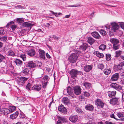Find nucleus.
Wrapping results in <instances>:
<instances>
[{
    "label": "nucleus",
    "mask_w": 124,
    "mask_h": 124,
    "mask_svg": "<svg viewBox=\"0 0 124 124\" xmlns=\"http://www.w3.org/2000/svg\"><path fill=\"white\" fill-rule=\"evenodd\" d=\"M110 86L112 87L122 93V99L123 101H124V91H123L122 89V87L116 83H112L111 84Z\"/></svg>",
    "instance_id": "f257e3e1"
},
{
    "label": "nucleus",
    "mask_w": 124,
    "mask_h": 124,
    "mask_svg": "<svg viewBox=\"0 0 124 124\" xmlns=\"http://www.w3.org/2000/svg\"><path fill=\"white\" fill-rule=\"evenodd\" d=\"M82 72L81 71H78L77 70L75 69H72L70 72V74L71 77L73 79L76 78L78 74H81Z\"/></svg>",
    "instance_id": "f03ea898"
},
{
    "label": "nucleus",
    "mask_w": 124,
    "mask_h": 124,
    "mask_svg": "<svg viewBox=\"0 0 124 124\" xmlns=\"http://www.w3.org/2000/svg\"><path fill=\"white\" fill-rule=\"evenodd\" d=\"M29 78H25L24 77H21L19 78L16 80L17 83L19 85H22L24 84Z\"/></svg>",
    "instance_id": "7ed1b4c3"
},
{
    "label": "nucleus",
    "mask_w": 124,
    "mask_h": 124,
    "mask_svg": "<svg viewBox=\"0 0 124 124\" xmlns=\"http://www.w3.org/2000/svg\"><path fill=\"white\" fill-rule=\"evenodd\" d=\"M78 58V56L76 54L73 53L69 56L68 60L71 63H74L76 62Z\"/></svg>",
    "instance_id": "20e7f679"
},
{
    "label": "nucleus",
    "mask_w": 124,
    "mask_h": 124,
    "mask_svg": "<svg viewBox=\"0 0 124 124\" xmlns=\"http://www.w3.org/2000/svg\"><path fill=\"white\" fill-rule=\"evenodd\" d=\"M67 122V119L64 117L59 116L58 117V120L57 121L58 124H63Z\"/></svg>",
    "instance_id": "39448f33"
},
{
    "label": "nucleus",
    "mask_w": 124,
    "mask_h": 124,
    "mask_svg": "<svg viewBox=\"0 0 124 124\" xmlns=\"http://www.w3.org/2000/svg\"><path fill=\"white\" fill-rule=\"evenodd\" d=\"M10 113V111L8 109L6 108H1L0 109V114L7 115Z\"/></svg>",
    "instance_id": "423d86ee"
},
{
    "label": "nucleus",
    "mask_w": 124,
    "mask_h": 124,
    "mask_svg": "<svg viewBox=\"0 0 124 124\" xmlns=\"http://www.w3.org/2000/svg\"><path fill=\"white\" fill-rule=\"evenodd\" d=\"M95 104L99 107L103 108L104 105V103L101 100L97 99L95 101Z\"/></svg>",
    "instance_id": "0eeeda50"
},
{
    "label": "nucleus",
    "mask_w": 124,
    "mask_h": 124,
    "mask_svg": "<svg viewBox=\"0 0 124 124\" xmlns=\"http://www.w3.org/2000/svg\"><path fill=\"white\" fill-rule=\"evenodd\" d=\"M58 109L63 114H66L67 113V111L66 108L62 105H61L59 106Z\"/></svg>",
    "instance_id": "6e6552de"
},
{
    "label": "nucleus",
    "mask_w": 124,
    "mask_h": 124,
    "mask_svg": "<svg viewBox=\"0 0 124 124\" xmlns=\"http://www.w3.org/2000/svg\"><path fill=\"white\" fill-rule=\"evenodd\" d=\"M119 98L117 97L112 98L110 99L109 103L112 105L117 104L118 102Z\"/></svg>",
    "instance_id": "1a4fd4ad"
},
{
    "label": "nucleus",
    "mask_w": 124,
    "mask_h": 124,
    "mask_svg": "<svg viewBox=\"0 0 124 124\" xmlns=\"http://www.w3.org/2000/svg\"><path fill=\"white\" fill-rule=\"evenodd\" d=\"M73 91L75 94L78 95L81 93V90L80 87L79 86H76L74 88Z\"/></svg>",
    "instance_id": "9d476101"
},
{
    "label": "nucleus",
    "mask_w": 124,
    "mask_h": 124,
    "mask_svg": "<svg viewBox=\"0 0 124 124\" xmlns=\"http://www.w3.org/2000/svg\"><path fill=\"white\" fill-rule=\"evenodd\" d=\"M119 77V74L116 73L112 75L110 80L111 81H117Z\"/></svg>",
    "instance_id": "9b49d317"
},
{
    "label": "nucleus",
    "mask_w": 124,
    "mask_h": 124,
    "mask_svg": "<svg viewBox=\"0 0 124 124\" xmlns=\"http://www.w3.org/2000/svg\"><path fill=\"white\" fill-rule=\"evenodd\" d=\"M112 26L111 28L112 31L114 32L116 31V30L119 28V25L116 23L113 22L111 23Z\"/></svg>",
    "instance_id": "f8f14e48"
},
{
    "label": "nucleus",
    "mask_w": 124,
    "mask_h": 124,
    "mask_svg": "<svg viewBox=\"0 0 124 124\" xmlns=\"http://www.w3.org/2000/svg\"><path fill=\"white\" fill-rule=\"evenodd\" d=\"M78 117L77 115L71 116L69 117V120L73 123H74L77 121Z\"/></svg>",
    "instance_id": "ddd939ff"
},
{
    "label": "nucleus",
    "mask_w": 124,
    "mask_h": 124,
    "mask_svg": "<svg viewBox=\"0 0 124 124\" xmlns=\"http://www.w3.org/2000/svg\"><path fill=\"white\" fill-rule=\"evenodd\" d=\"M39 57L42 59L45 60L46 59L45 57V51L41 49H39Z\"/></svg>",
    "instance_id": "4468645a"
},
{
    "label": "nucleus",
    "mask_w": 124,
    "mask_h": 124,
    "mask_svg": "<svg viewBox=\"0 0 124 124\" xmlns=\"http://www.w3.org/2000/svg\"><path fill=\"white\" fill-rule=\"evenodd\" d=\"M67 92L68 94L70 95L71 97L74 98L75 96L73 95V89H72L70 86H69L67 89Z\"/></svg>",
    "instance_id": "2eb2a0df"
},
{
    "label": "nucleus",
    "mask_w": 124,
    "mask_h": 124,
    "mask_svg": "<svg viewBox=\"0 0 124 124\" xmlns=\"http://www.w3.org/2000/svg\"><path fill=\"white\" fill-rule=\"evenodd\" d=\"M117 115L120 119H118V120L124 121V113L123 112H118Z\"/></svg>",
    "instance_id": "dca6fc26"
},
{
    "label": "nucleus",
    "mask_w": 124,
    "mask_h": 124,
    "mask_svg": "<svg viewBox=\"0 0 124 124\" xmlns=\"http://www.w3.org/2000/svg\"><path fill=\"white\" fill-rule=\"evenodd\" d=\"M41 85H35L32 87V90H35L39 91L41 89Z\"/></svg>",
    "instance_id": "f3484780"
},
{
    "label": "nucleus",
    "mask_w": 124,
    "mask_h": 124,
    "mask_svg": "<svg viewBox=\"0 0 124 124\" xmlns=\"http://www.w3.org/2000/svg\"><path fill=\"white\" fill-rule=\"evenodd\" d=\"M33 24L28 22H25L23 23L22 25L30 29L31 27L33 26Z\"/></svg>",
    "instance_id": "a211bd4d"
},
{
    "label": "nucleus",
    "mask_w": 124,
    "mask_h": 124,
    "mask_svg": "<svg viewBox=\"0 0 124 124\" xmlns=\"http://www.w3.org/2000/svg\"><path fill=\"white\" fill-rule=\"evenodd\" d=\"M35 53V51L33 49H31L27 52V54L32 57L34 56Z\"/></svg>",
    "instance_id": "6ab92c4d"
},
{
    "label": "nucleus",
    "mask_w": 124,
    "mask_h": 124,
    "mask_svg": "<svg viewBox=\"0 0 124 124\" xmlns=\"http://www.w3.org/2000/svg\"><path fill=\"white\" fill-rule=\"evenodd\" d=\"M27 65L28 67L31 68H35L36 67V64L32 61L28 62Z\"/></svg>",
    "instance_id": "aec40b11"
},
{
    "label": "nucleus",
    "mask_w": 124,
    "mask_h": 124,
    "mask_svg": "<svg viewBox=\"0 0 124 124\" xmlns=\"http://www.w3.org/2000/svg\"><path fill=\"white\" fill-rule=\"evenodd\" d=\"M91 34L95 38L97 39H99L101 37L98 33L96 31H94L91 33Z\"/></svg>",
    "instance_id": "412c9836"
},
{
    "label": "nucleus",
    "mask_w": 124,
    "mask_h": 124,
    "mask_svg": "<svg viewBox=\"0 0 124 124\" xmlns=\"http://www.w3.org/2000/svg\"><path fill=\"white\" fill-rule=\"evenodd\" d=\"M88 44L87 43H84L80 47V49L83 51H85L88 46Z\"/></svg>",
    "instance_id": "4be33fe9"
},
{
    "label": "nucleus",
    "mask_w": 124,
    "mask_h": 124,
    "mask_svg": "<svg viewBox=\"0 0 124 124\" xmlns=\"http://www.w3.org/2000/svg\"><path fill=\"white\" fill-rule=\"evenodd\" d=\"M110 41L113 44V45L118 44L119 42V40L116 39H110Z\"/></svg>",
    "instance_id": "5701e85b"
},
{
    "label": "nucleus",
    "mask_w": 124,
    "mask_h": 124,
    "mask_svg": "<svg viewBox=\"0 0 124 124\" xmlns=\"http://www.w3.org/2000/svg\"><path fill=\"white\" fill-rule=\"evenodd\" d=\"M93 67L91 65H87L85 66L84 68V70L86 72H89L92 69Z\"/></svg>",
    "instance_id": "b1692460"
},
{
    "label": "nucleus",
    "mask_w": 124,
    "mask_h": 124,
    "mask_svg": "<svg viewBox=\"0 0 124 124\" xmlns=\"http://www.w3.org/2000/svg\"><path fill=\"white\" fill-rule=\"evenodd\" d=\"M86 109L90 111H92L94 109L93 106L91 104H88L85 107Z\"/></svg>",
    "instance_id": "393cba45"
},
{
    "label": "nucleus",
    "mask_w": 124,
    "mask_h": 124,
    "mask_svg": "<svg viewBox=\"0 0 124 124\" xmlns=\"http://www.w3.org/2000/svg\"><path fill=\"white\" fill-rule=\"evenodd\" d=\"M108 96L109 97H112L113 96H115L116 93V92L115 91H108Z\"/></svg>",
    "instance_id": "a878e982"
},
{
    "label": "nucleus",
    "mask_w": 124,
    "mask_h": 124,
    "mask_svg": "<svg viewBox=\"0 0 124 124\" xmlns=\"http://www.w3.org/2000/svg\"><path fill=\"white\" fill-rule=\"evenodd\" d=\"M14 62L17 66H20L22 65V61L19 59H16L15 60Z\"/></svg>",
    "instance_id": "bb28decb"
},
{
    "label": "nucleus",
    "mask_w": 124,
    "mask_h": 124,
    "mask_svg": "<svg viewBox=\"0 0 124 124\" xmlns=\"http://www.w3.org/2000/svg\"><path fill=\"white\" fill-rule=\"evenodd\" d=\"M87 41L91 45H92L95 42V40L92 38L88 37Z\"/></svg>",
    "instance_id": "cd10ccee"
},
{
    "label": "nucleus",
    "mask_w": 124,
    "mask_h": 124,
    "mask_svg": "<svg viewBox=\"0 0 124 124\" xmlns=\"http://www.w3.org/2000/svg\"><path fill=\"white\" fill-rule=\"evenodd\" d=\"M18 112L17 111H16L14 113L10 115V118L13 119L16 118L18 116Z\"/></svg>",
    "instance_id": "c85d7f7f"
},
{
    "label": "nucleus",
    "mask_w": 124,
    "mask_h": 124,
    "mask_svg": "<svg viewBox=\"0 0 124 124\" xmlns=\"http://www.w3.org/2000/svg\"><path fill=\"white\" fill-rule=\"evenodd\" d=\"M29 69L27 68H24L23 69L22 72L24 74V76H28L29 74Z\"/></svg>",
    "instance_id": "c756f323"
},
{
    "label": "nucleus",
    "mask_w": 124,
    "mask_h": 124,
    "mask_svg": "<svg viewBox=\"0 0 124 124\" xmlns=\"http://www.w3.org/2000/svg\"><path fill=\"white\" fill-rule=\"evenodd\" d=\"M63 102L64 104L68 105L69 103V101L67 98H64L62 99Z\"/></svg>",
    "instance_id": "7c9ffc66"
},
{
    "label": "nucleus",
    "mask_w": 124,
    "mask_h": 124,
    "mask_svg": "<svg viewBox=\"0 0 124 124\" xmlns=\"http://www.w3.org/2000/svg\"><path fill=\"white\" fill-rule=\"evenodd\" d=\"M82 84L87 89H89L91 87V84L87 82L83 83Z\"/></svg>",
    "instance_id": "2f4dec72"
},
{
    "label": "nucleus",
    "mask_w": 124,
    "mask_h": 124,
    "mask_svg": "<svg viewBox=\"0 0 124 124\" xmlns=\"http://www.w3.org/2000/svg\"><path fill=\"white\" fill-rule=\"evenodd\" d=\"M103 72L105 74L108 75L111 72V70L109 68L105 69L103 70Z\"/></svg>",
    "instance_id": "473e14b6"
},
{
    "label": "nucleus",
    "mask_w": 124,
    "mask_h": 124,
    "mask_svg": "<svg viewBox=\"0 0 124 124\" xmlns=\"http://www.w3.org/2000/svg\"><path fill=\"white\" fill-rule=\"evenodd\" d=\"M8 54L9 56H13L15 55V52L11 50H10L8 51Z\"/></svg>",
    "instance_id": "72a5a7b5"
},
{
    "label": "nucleus",
    "mask_w": 124,
    "mask_h": 124,
    "mask_svg": "<svg viewBox=\"0 0 124 124\" xmlns=\"http://www.w3.org/2000/svg\"><path fill=\"white\" fill-rule=\"evenodd\" d=\"M96 55L99 58H102L104 56L103 54L100 53L98 51L96 52Z\"/></svg>",
    "instance_id": "f704fd0d"
},
{
    "label": "nucleus",
    "mask_w": 124,
    "mask_h": 124,
    "mask_svg": "<svg viewBox=\"0 0 124 124\" xmlns=\"http://www.w3.org/2000/svg\"><path fill=\"white\" fill-rule=\"evenodd\" d=\"M16 108L15 106H10L8 109L10 111V113L12 112L15 110Z\"/></svg>",
    "instance_id": "c9c22d12"
},
{
    "label": "nucleus",
    "mask_w": 124,
    "mask_h": 124,
    "mask_svg": "<svg viewBox=\"0 0 124 124\" xmlns=\"http://www.w3.org/2000/svg\"><path fill=\"white\" fill-rule=\"evenodd\" d=\"M31 86V84L29 83L27 84L26 87V88L28 91H31V90H32Z\"/></svg>",
    "instance_id": "e433bc0d"
},
{
    "label": "nucleus",
    "mask_w": 124,
    "mask_h": 124,
    "mask_svg": "<svg viewBox=\"0 0 124 124\" xmlns=\"http://www.w3.org/2000/svg\"><path fill=\"white\" fill-rule=\"evenodd\" d=\"M50 12L52 13L56 17H58L59 16V15H62V13H55L53 11L50 10Z\"/></svg>",
    "instance_id": "4c0bfd02"
},
{
    "label": "nucleus",
    "mask_w": 124,
    "mask_h": 124,
    "mask_svg": "<svg viewBox=\"0 0 124 124\" xmlns=\"http://www.w3.org/2000/svg\"><path fill=\"white\" fill-rule=\"evenodd\" d=\"M120 45L119 43L113 45V48L114 49L116 50L119 48Z\"/></svg>",
    "instance_id": "58836bf2"
},
{
    "label": "nucleus",
    "mask_w": 124,
    "mask_h": 124,
    "mask_svg": "<svg viewBox=\"0 0 124 124\" xmlns=\"http://www.w3.org/2000/svg\"><path fill=\"white\" fill-rule=\"evenodd\" d=\"M7 36H2L0 38V39L2 41L6 42L7 40Z\"/></svg>",
    "instance_id": "ea45409f"
},
{
    "label": "nucleus",
    "mask_w": 124,
    "mask_h": 124,
    "mask_svg": "<svg viewBox=\"0 0 124 124\" xmlns=\"http://www.w3.org/2000/svg\"><path fill=\"white\" fill-rule=\"evenodd\" d=\"M100 32L101 34L102 35L105 36L107 34L106 31L102 29L100 30Z\"/></svg>",
    "instance_id": "a19ab883"
},
{
    "label": "nucleus",
    "mask_w": 124,
    "mask_h": 124,
    "mask_svg": "<svg viewBox=\"0 0 124 124\" xmlns=\"http://www.w3.org/2000/svg\"><path fill=\"white\" fill-rule=\"evenodd\" d=\"M42 65V64L41 62H38L37 64H36V67H37L38 68H41L40 67Z\"/></svg>",
    "instance_id": "79ce46f5"
},
{
    "label": "nucleus",
    "mask_w": 124,
    "mask_h": 124,
    "mask_svg": "<svg viewBox=\"0 0 124 124\" xmlns=\"http://www.w3.org/2000/svg\"><path fill=\"white\" fill-rule=\"evenodd\" d=\"M111 55L110 54H106V59L107 61H109L111 59Z\"/></svg>",
    "instance_id": "37998d69"
},
{
    "label": "nucleus",
    "mask_w": 124,
    "mask_h": 124,
    "mask_svg": "<svg viewBox=\"0 0 124 124\" xmlns=\"http://www.w3.org/2000/svg\"><path fill=\"white\" fill-rule=\"evenodd\" d=\"M98 68L102 70L104 68V65L102 63H100L98 64Z\"/></svg>",
    "instance_id": "c03bdc74"
},
{
    "label": "nucleus",
    "mask_w": 124,
    "mask_h": 124,
    "mask_svg": "<svg viewBox=\"0 0 124 124\" xmlns=\"http://www.w3.org/2000/svg\"><path fill=\"white\" fill-rule=\"evenodd\" d=\"M106 46L102 44L99 47V48L101 50H104L106 48Z\"/></svg>",
    "instance_id": "a18cd8bd"
},
{
    "label": "nucleus",
    "mask_w": 124,
    "mask_h": 124,
    "mask_svg": "<svg viewBox=\"0 0 124 124\" xmlns=\"http://www.w3.org/2000/svg\"><path fill=\"white\" fill-rule=\"evenodd\" d=\"M121 52V51H116L115 57H118L120 55Z\"/></svg>",
    "instance_id": "49530a36"
},
{
    "label": "nucleus",
    "mask_w": 124,
    "mask_h": 124,
    "mask_svg": "<svg viewBox=\"0 0 124 124\" xmlns=\"http://www.w3.org/2000/svg\"><path fill=\"white\" fill-rule=\"evenodd\" d=\"M17 20L18 22L20 23H23V18H17Z\"/></svg>",
    "instance_id": "de8ad7c7"
},
{
    "label": "nucleus",
    "mask_w": 124,
    "mask_h": 124,
    "mask_svg": "<svg viewBox=\"0 0 124 124\" xmlns=\"http://www.w3.org/2000/svg\"><path fill=\"white\" fill-rule=\"evenodd\" d=\"M15 8L16 9H24V7L21 5H18L15 6Z\"/></svg>",
    "instance_id": "09e8293b"
},
{
    "label": "nucleus",
    "mask_w": 124,
    "mask_h": 124,
    "mask_svg": "<svg viewBox=\"0 0 124 124\" xmlns=\"http://www.w3.org/2000/svg\"><path fill=\"white\" fill-rule=\"evenodd\" d=\"M48 83V82L47 81H44L43 82V87L44 88H46Z\"/></svg>",
    "instance_id": "8fccbe9b"
},
{
    "label": "nucleus",
    "mask_w": 124,
    "mask_h": 124,
    "mask_svg": "<svg viewBox=\"0 0 124 124\" xmlns=\"http://www.w3.org/2000/svg\"><path fill=\"white\" fill-rule=\"evenodd\" d=\"M84 94L85 96L87 97H88L90 95L89 93L86 91L84 92Z\"/></svg>",
    "instance_id": "3c124183"
},
{
    "label": "nucleus",
    "mask_w": 124,
    "mask_h": 124,
    "mask_svg": "<svg viewBox=\"0 0 124 124\" xmlns=\"http://www.w3.org/2000/svg\"><path fill=\"white\" fill-rule=\"evenodd\" d=\"M16 27V25H12L10 27V28L12 29V30H15Z\"/></svg>",
    "instance_id": "603ef678"
},
{
    "label": "nucleus",
    "mask_w": 124,
    "mask_h": 124,
    "mask_svg": "<svg viewBox=\"0 0 124 124\" xmlns=\"http://www.w3.org/2000/svg\"><path fill=\"white\" fill-rule=\"evenodd\" d=\"M43 79L46 81H48L49 79V77L47 75L45 76L43 78Z\"/></svg>",
    "instance_id": "864d4df0"
},
{
    "label": "nucleus",
    "mask_w": 124,
    "mask_h": 124,
    "mask_svg": "<svg viewBox=\"0 0 124 124\" xmlns=\"http://www.w3.org/2000/svg\"><path fill=\"white\" fill-rule=\"evenodd\" d=\"M20 57L21 58H22V59L24 61L26 60V57L25 56V55L22 54L21 55Z\"/></svg>",
    "instance_id": "5fc2aeb1"
},
{
    "label": "nucleus",
    "mask_w": 124,
    "mask_h": 124,
    "mask_svg": "<svg viewBox=\"0 0 124 124\" xmlns=\"http://www.w3.org/2000/svg\"><path fill=\"white\" fill-rule=\"evenodd\" d=\"M117 68L118 70H121L122 68L121 65H120V64H119L117 66Z\"/></svg>",
    "instance_id": "6e6d98bb"
},
{
    "label": "nucleus",
    "mask_w": 124,
    "mask_h": 124,
    "mask_svg": "<svg viewBox=\"0 0 124 124\" xmlns=\"http://www.w3.org/2000/svg\"><path fill=\"white\" fill-rule=\"evenodd\" d=\"M76 111L78 113H81V109L79 108H76Z\"/></svg>",
    "instance_id": "4d7b16f0"
},
{
    "label": "nucleus",
    "mask_w": 124,
    "mask_h": 124,
    "mask_svg": "<svg viewBox=\"0 0 124 124\" xmlns=\"http://www.w3.org/2000/svg\"><path fill=\"white\" fill-rule=\"evenodd\" d=\"M14 23V22L13 21H11L8 22L6 26L7 27L8 26H9L10 24H13Z\"/></svg>",
    "instance_id": "13d9d810"
},
{
    "label": "nucleus",
    "mask_w": 124,
    "mask_h": 124,
    "mask_svg": "<svg viewBox=\"0 0 124 124\" xmlns=\"http://www.w3.org/2000/svg\"><path fill=\"white\" fill-rule=\"evenodd\" d=\"M6 57L5 56H3L2 55L0 54V59L2 61L3 59H5Z\"/></svg>",
    "instance_id": "bf43d9fd"
},
{
    "label": "nucleus",
    "mask_w": 124,
    "mask_h": 124,
    "mask_svg": "<svg viewBox=\"0 0 124 124\" xmlns=\"http://www.w3.org/2000/svg\"><path fill=\"white\" fill-rule=\"evenodd\" d=\"M119 25L122 29H124V23L122 22L119 24Z\"/></svg>",
    "instance_id": "052dcab7"
},
{
    "label": "nucleus",
    "mask_w": 124,
    "mask_h": 124,
    "mask_svg": "<svg viewBox=\"0 0 124 124\" xmlns=\"http://www.w3.org/2000/svg\"><path fill=\"white\" fill-rule=\"evenodd\" d=\"M110 117L111 118H114V119H115L117 120H118V119L116 118L115 117L114 115L113 114H112L111 115H110Z\"/></svg>",
    "instance_id": "680f3d73"
},
{
    "label": "nucleus",
    "mask_w": 124,
    "mask_h": 124,
    "mask_svg": "<svg viewBox=\"0 0 124 124\" xmlns=\"http://www.w3.org/2000/svg\"><path fill=\"white\" fill-rule=\"evenodd\" d=\"M46 55L47 58L48 59H50L51 58V56L49 55L47 53H46Z\"/></svg>",
    "instance_id": "e2e57ef3"
},
{
    "label": "nucleus",
    "mask_w": 124,
    "mask_h": 124,
    "mask_svg": "<svg viewBox=\"0 0 124 124\" xmlns=\"http://www.w3.org/2000/svg\"><path fill=\"white\" fill-rule=\"evenodd\" d=\"M50 38H53L54 39L57 40L58 39V38L56 36L53 35V37H51V36H50Z\"/></svg>",
    "instance_id": "0e129e2a"
},
{
    "label": "nucleus",
    "mask_w": 124,
    "mask_h": 124,
    "mask_svg": "<svg viewBox=\"0 0 124 124\" xmlns=\"http://www.w3.org/2000/svg\"><path fill=\"white\" fill-rule=\"evenodd\" d=\"M105 124H114L113 123L111 122H109L108 121H106L105 122Z\"/></svg>",
    "instance_id": "69168bd1"
},
{
    "label": "nucleus",
    "mask_w": 124,
    "mask_h": 124,
    "mask_svg": "<svg viewBox=\"0 0 124 124\" xmlns=\"http://www.w3.org/2000/svg\"><path fill=\"white\" fill-rule=\"evenodd\" d=\"M121 77L123 78H124V72H122L120 74Z\"/></svg>",
    "instance_id": "338daca9"
},
{
    "label": "nucleus",
    "mask_w": 124,
    "mask_h": 124,
    "mask_svg": "<svg viewBox=\"0 0 124 124\" xmlns=\"http://www.w3.org/2000/svg\"><path fill=\"white\" fill-rule=\"evenodd\" d=\"M80 6V5H70L69 6V7H78L79 6Z\"/></svg>",
    "instance_id": "774afa93"
}]
</instances>
